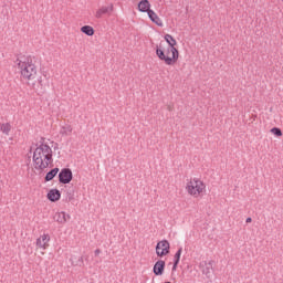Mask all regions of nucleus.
Returning a JSON list of instances; mask_svg holds the SVG:
<instances>
[{"mask_svg": "<svg viewBox=\"0 0 283 283\" xmlns=\"http://www.w3.org/2000/svg\"><path fill=\"white\" fill-rule=\"evenodd\" d=\"M33 167L36 171H45L54 163V151L48 140H40L33 150Z\"/></svg>", "mask_w": 283, "mask_h": 283, "instance_id": "obj_1", "label": "nucleus"}, {"mask_svg": "<svg viewBox=\"0 0 283 283\" xmlns=\"http://www.w3.org/2000/svg\"><path fill=\"white\" fill-rule=\"evenodd\" d=\"M15 65L20 71V78L27 85H36V76H39V67L32 55H19L15 59Z\"/></svg>", "mask_w": 283, "mask_h": 283, "instance_id": "obj_2", "label": "nucleus"}, {"mask_svg": "<svg viewBox=\"0 0 283 283\" xmlns=\"http://www.w3.org/2000/svg\"><path fill=\"white\" fill-rule=\"evenodd\" d=\"M185 191L190 198H202L207 193V184L200 177H190L186 180Z\"/></svg>", "mask_w": 283, "mask_h": 283, "instance_id": "obj_3", "label": "nucleus"}, {"mask_svg": "<svg viewBox=\"0 0 283 283\" xmlns=\"http://www.w3.org/2000/svg\"><path fill=\"white\" fill-rule=\"evenodd\" d=\"M156 54L159 61H163L165 65H176L180 59V51L178 49H156Z\"/></svg>", "mask_w": 283, "mask_h": 283, "instance_id": "obj_4", "label": "nucleus"}, {"mask_svg": "<svg viewBox=\"0 0 283 283\" xmlns=\"http://www.w3.org/2000/svg\"><path fill=\"white\" fill-rule=\"evenodd\" d=\"M157 258H165L168 253L171 251V244L168 240H161L157 242V245L155 248Z\"/></svg>", "mask_w": 283, "mask_h": 283, "instance_id": "obj_5", "label": "nucleus"}, {"mask_svg": "<svg viewBox=\"0 0 283 283\" xmlns=\"http://www.w3.org/2000/svg\"><path fill=\"white\" fill-rule=\"evenodd\" d=\"M50 234L43 233L35 240V249L36 251H46L50 249Z\"/></svg>", "mask_w": 283, "mask_h": 283, "instance_id": "obj_6", "label": "nucleus"}, {"mask_svg": "<svg viewBox=\"0 0 283 283\" xmlns=\"http://www.w3.org/2000/svg\"><path fill=\"white\" fill-rule=\"evenodd\" d=\"M59 178H60V182H62V185H70V182H72V170L70 168H64L60 171L59 174Z\"/></svg>", "mask_w": 283, "mask_h": 283, "instance_id": "obj_7", "label": "nucleus"}, {"mask_svg": "<svg viewBox=\"0 0 283 283\" xmlns=\"http://www.w3.org/2000/svg\"><path fill=\"white\" fill-rule=\"evenodd\" d=\"M46 198L48 200H50V202H59V200H61V190L59 189L49 190V192L46 193Z\"/></svg>", "mask_w": 283, "mask_h": 283, "instance_id": "obj_8", "label": "nucleus"}, {"mask_svg": "<svg viewBox=\"0 0 283 283\" xmlns=\"http://www.w3.org/2000/svg\"><path fill=\"white\" fill-rule=\"evenodd\" d=\"M54 220L57 222V224H65L67 220H70V214H67L65 211H60L54 214Z\"/></svg>", "mask_w": 283, "mask_h": 283, "instance_id": "obj_9", "label": "nucleus"}, {"mask_svg": "<svg viewBox=\"0 0 283 283\" xmlns=\"http://www.w3.org/2000/svg\"><path fill=\"white\" fill-rule=\"evenodd\" d=\"M147 14H148V18L150 19V21L153 23H155V25L163 28V25H164L163 19H160V17H158V13H156V11L150 10V11H148Z\"/></svg>", "mask_w": 283, "mask_h": 283, "instance_id": "obj_10", "label": "nucleus"}, {"mask_svg": "<svg viewBox=\"0 0 283 283\" xmlns=\"http://www.w3.org/2000/svg\"><path fill=\"white\" fill-rule=\"evenodd\" d=\"M164 41H166V43L168 44V48H172V50H178L177 48L178 41L176 40V38H174V35L169 33L165 34Z\"/></svg>", "mask_w": 283, "mask_h": 283, "instance_id": "obj_11", "label": "nucleus"}, {"mask_svg": "<svg viewBox=\"0 0 283 283\" xmlns=\"http://www.w3.org/2000/svg\"><path fill=\"white\" fill-rule=\"evenodd\" d=\"M153 271L155 275H163V273H165V261L164 260L157 261L153 268Z\"/></svg>", "mask_w": 283, "mask_h": 283, "instance_id": "obj_12", "label": "nucleus"}, {"mask_svg": "<svg viewBox=\"0 0 283 283\" xmlns=\"http://www.w3.org/2000/svg\"><path fill=\"white\" fill-rule=\"evenodd\" d=\"M138 10L139 12H147V14L151 12V3H149V0H142L138 3Z\"/></svg>", "mask_w": 283, "mask_h": 283, "instance_id": "obj_13", "label": "nucleus"}, {"mask_svg": "<svg viewBox=\"0 0 283 283\" xmlns=\"http://www.w3.org/2000/svg\"><path fill=\"white\" fill-rule=\"evenodd\" d=\"M0 132H2L4 136H10V132H12V125H10V123L1 124Z\"/></svg>", "mask_w": 283, "mask_h": 283, "instance_id": "obj_14", "label": "nucleus"}, {"mask_svg": "<svg viewBox=\"0 0 283 283\" xmlns=\"http://www.w3.org/2000/svg\"><path fill=\"white\" fill-rule=\"evenodd\" d=\"M81 32L86 34V36H94V28L92 25L82 27Z\"/></svg>", "mask_w": 283, "mask_h": 283, "instance_id": "obj_15", "label": "nucleus"}, {"mask_svg": "<svg viewBox=\"0 0 283 283\" xmlns=\"http://www.w3.org/2000/svg\"><path fill=\"white\" fill-rule=\"evenodd\" d=\"M59 174V168H54L51 171H49L45 176L46 182H50V180H54V177Z\"/></svg>", "mask_w": 283, "mask_h": 283, "instance_id": "obj_16", "label": "nucleus"}, {"mask_svg": "<svg viewBox=\"0 0 283 283\" xmlns=\"http://www.w3.org/2000/svg\"><path fill=\"white\" fill-rule=\"evenodd\" d=\"M270 133L276 138H282V129H280L279 127L271 128Z\"/></svg>", "mask_w": 283, "mask_h": 283, "instance_id": "obj_17", "label": "nucleus"}, {"mask_svg": "<svg viewBox=\"0 0 283 283\" xmlns=\"http://www.w3.org/2000/svg\"><path fill=\"white\" fill-rule=\"evenodd\" d=\"M180 255H182V249H179L176 252V254H175L176 261H175V264H174L172 269H176V266H178V263L180 262Z\"/></svg>", "mask_w": 283, "mask_h": 283, "instance_id": "obj_18", "label": "nucleus"}, {"mask_svg": "<svg viewBox=\"0 0 283 283\" xmlns=\"http://www.w3.org/2000/svg\"><path fill=\"white\" fill-rule=\"evenodd\" d=\"M62 134H64L65 136H69V134H72V126H65L63 128Z\"/></svg>", "mask_w": 283, "mask_h": 283, "instance_id": "obj_19", "label": "nucleus"}, {"mask_svg": "<svg viewBox=\"0 0 283 283\" xmlns=\"http://www.w3.org/2000/svg\"><path fill=\"white\" fill-rule=\"evenodd\" d=\"M103 14H105V10L99 9V10L96 12L97 19H99V17H103Z\"/></svg>", "mask_w": 283, "mask_h": 283, "instance_id": "obj_20", "label": "nucleus"}, {"mask_svg": "<svg viewBox=\"0 0 283 283\" xmlns=\"http://www.w3.org/2000/svg\"><path fill=\"white\" fill-rule=\"evenodd\" d=\"M245 222H247V223H250V222H252V219H251V218H248V219L245 220Z\"/></svg>", "mask_w": 283, "mask_h": 283, "instance_id": "obj_21", "label": "nucleus"}]
</instances>
